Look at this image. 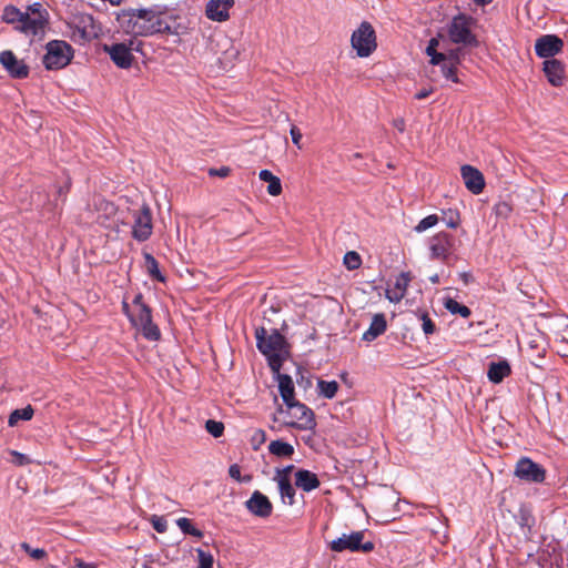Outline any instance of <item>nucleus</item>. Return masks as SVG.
<instances>
[{
  "mask_svg": "<svg viewBox=\"0 0 568 568\" xmlns=\"http://www.w3.org/2000/svg\"><path fill=\"white\" fill-rule=\"evenodd\" d=\"M145 268L149 275L160 282H164L165 277L161 274L159 263L150 253H144Z\"/></svg>",
  "mask_w": 568,
  "mask_h": 568,
  "instance_id": "nucleus-29",
  "label": "nucleus"
},
{
  "mask_svg": "<svg viewBox=\"0 0 568 568\" xmlns=\"http://www.w3.org/2000/svg\"><path fill=\"white\" fill-rule=\"evenodd\" d=\"M74 562L78 568H95V565L84 562L82 559L79 558H75Z\"/></svg>",
  "mask_w": 568,
  "mask_h": 568,
  "instance_id": "nucleus-52",
  "label": "nucleus"
},
{
  "mask_svg": "<svg viewBox=\"0 0 568 568\" xmlns=\"http://www.w3.org/2000/svg\"><path fill=\"white\" fill-rule=\"evenodd\" d=\"M245 505L253 515L261 518L270 517L273 511V505L270 499L258 490L252 494Z\"/></svg>",
  "mask_w": 568,
  "mask_h": 568,
  "instance_id": "nucleus-18",
  "label": "nucleus"
},
{
  "mask_svg": "<svg viewBox=\"0 0 568 568\" xmlns=\"http://www.w3.org/2000/svg\"><path fill=\"white\" fill-rule=\"evenodd\" d=\"M420 320L423 322V331L426 335H430L435 332L436 329V326L434 324V322L432 321V318L428 316L427 313H422L420 314Z\"/></svg>",
  "mask_w": 568,
  "mask_h": 568,
  "instance_id": "nucleus-42",
  "label": "nucleus"
},
{
  "mask_svg": "<svg viewBox=\"0 0 568 568\" xmlns=\"http://www.w3.org/2000/svg\"><path fill=\"white\" fill-rule=\"evenodd\" d=\"M343 262L347 270L354 271L359 268L362 264V258L357 252L349 251L344 255Z\"/></svg>",
  "mask_w": 568,
  "mask_h": 568,
  "instance_id": "nucleus-35",
  "label": "nucleus"
},
{
  "mask_svg": "<svg viewBox=\"0 0 568 568\" xmlns=\"http://www.w3.org/2000/svg\"><path fill=\"white\" fill-rule=\"evenodd\" d=\"M444 306L452 314H458L463 318H467L471 314L469 307L458 303L457 301H455L454 298H450V297L444 300Z\"/></svg>",
  "mask_w": 568,
  "mask_h": 568,
  "instance_id": "nucleus-28",
  "label": "nucleus"
},
{
  "mask_svg": "<svg viewBox=\"0 0 568 568\" xmlns=\"http://www.w3.org/2000/svg\"><path fill=\"white\" fill-rule=\"evenodd\" d=\"M432 283L437 284L439 282V277L437 274L430 277Z\"/></svg>",
  "mask_w": 568,
  "mask_h": 568,
  "instance_id": "nucleus-59",
  "label": "nucleus"
},
{
  "mask_svg": "<svg viewBox=\"0 0 568 568\" xmlns=\"http://www.w3.org/2000/svg\"><path fill=\"white\" fill-rule=\"evenodd\" d=\"M24 12L20 11L14 6H7L3 9L2 20L7 23L19 26L22 21Z\"/></svg>",
  "mask_w": 568,
  "mask_h": 568,
  "instance_id": "nucleus-30",
  "label": "nucleus"
},
{
  "mask_svg": "<svg viewBox=\"0 0 568 568\" xmlns=\"http://www.w3.org/2000/svg\"><path fill=\"white\" fill-rule=\"evenodd\" d=\"M454 239L446 232H439L429 241V251L432 260L447 261L452 254Z\"/></svg>",
  "mask_w": 568,
  "mask_h": 568,
  "instance_id": "nucleus-14",
  "label": "nucleus"
},
{
  "mask_svg": "<svg viewBox=\"0 0 568 568\" xmlns=\"http://www.w3.org/2000/svg\"><path fill=\"white\" fill-rule=\"evenodd\" d=\"M295 485L304 491H311L318 488L321 483L316 474L306 469H300L295 474Z\"/></svg>",
  "mask_w": 568,
  "mask_h": 568,
  "instance_id": "nucleus-21",
  "label": "nucleus"
},
{
  "mask_svg": "<svg viewBox=\"0 0 568 568\" xmlns=\"http://www.w3.org/2000/svg\"><path fill=\"white\" fill-rule=\"evenodd\" d=\"M97 221H98L101 225H105V226H106V219H105V217H103V216L99 215Z\"/></svg>",
  "mask_w": 568,
  "mask_h": 568,
  "instance_id": "nucleus-58",
  "label": "nucleus"
},
{
  "mask_svg": "<svg viewBox=\"0 0 568 568\" xmlns=\"http://www.w3.org/2000/svg\"><path fill=\"white\" fill-rule=\"evenodd\" d=\"M474 24V18L459 13L447 23L445 32L439 31L426 47L425 52L430 58V64L440 65L443 75L454 83H459L457 67L462 63L464 55L462 47L479 45L471 29Z\"/></svg>",
  "mask_w": 568,
  "mask_h": 568,
  "instance_id": "nucleus-1",
  "label": "nucleus"
},
{
  "mask_svg": "<svg viewBox=\"0 0 568 568\" xmlns=\"http://www.w3.org/2000/svg\"><path fill=\"white\" fill-rule=\"evenodd\" d=\"M258 178H260V180L268 183L267 193L270 195L278 196L282 193L283 189H282L281 180L278 176L274 175L271 171L262 170L258 173Z\"/></svg>",
  "mask_w": 568,
  "mask_h": 568,
  "instance_id": "nucleus-25",
  "label": "nucleus"
},
{
  "mask_svg": "<svg viewBox=\"0 0 568 568\" xmlns=\"http://www.w3.org/2000/svg\"><path fill=\"white\" fill-rule=\"evenodd\" d=\"M205 429L215 438L223 435L224 425L222 422L209 419L205 423Z\"/></svg>",
  "mask_w": 568,
  "mask_h": 568,
  "instance_id": "nucleus-39",
  "label": "nucleus"
},
{
  "mask_svg": "<svg viewBox=\"0 0 568 568\" xmlns=\"http://www.w3.org/2000/svg\"><path fill=\"white\" fill-rule=\"evenodd\" d=\"M132 325L139 328L142 335L150 341H158L161 336L159 327L153 324L151 310L149 306H139L138 310L133 308L130 315Z\"/></svg>",
  "mask_w": 568,
  "mask_h": 568,
  "instance_id": "nucleus-8",
  "label": "nucleus"
},
{
  "mask_svg": "<svg viewBox=\"0 0 568 568\" xmlns=\"http://www.w3.org/2000/svg\"><path fill=\"white\" fill-rule=\"evenodd\" d=\"M176 525L185 535H191L196 538L203 537V532L200 529L195 528L189 518H179L176 520Z\"/></svg>",
  "mask_w": 568,
  "mask_h": 568,
  "instance_id": "nucleus-33",
  "label": "nucleus"
},
{
  "mask_svg": "<svg viewBox=\"0 0 568 568\" xmlns=\"http://www.w3.org/2000/svg\"><path fill=\"white\" fill-rule=\"evenodd\" d=\"M10 455L13 457L12 463L17 466H24L31 464V459L17 450H10Z\"/></svg>",
  "mask_w": 568,
  "mask_h": 568,
  "instance_id": "nucleus-43",
  "label": "nucleus"
},
{
  "mask_svg": "<svg viewBox=\"0 0 568 568\" xmlns=\"http://www.w3.org/2000/svg\"><path fill=\"white\" fill-rule=\"evenodd\" d=\"M48 16L47 10H44L40 3H33L28 7L21 23L16 28L27 36L42 38L48 24Z\"/></svg>",
  "mask_w": 568,
  "mask_h": 568,
  "instance_id": "nucleus-5",
  "label": "nucleus"
},
{
  "mask_svg": "<svg viewBox=\"0 0 568 568\" xmlns=\"http://www.w3.org/2000/svg\"><path fill=\"white\" fill-rule=\"evenodd\" d=\"M387 327L385 315L379 313L375 314L372 318V323L366 332H364L362 338L366 342H373L379 335H382Z\"/></svg>",
  "mask_w": 568,
  "mask_h": 568,
  "instance_id": "nucleus-22",
  "label": "nucleus"
},
{
  "mask_svg": "<svg viewBox=\"0 0 568 568\" xmlns=\"http://www.w3.org/2000/svg\"><path fill=\"white\" fill-rule=\"evenodd\" d=\"M153 231L152 213L148 204L133 212L132 237L139 242L150 239Z\"/></svg>",
  "mask_w": 568,
  "mask_h": 568,
  "instance_id": "nucleus-10",
  "label": "nucleus"
},
{
  "mask_svg": "<svg viewBox=\"0 0 568 568\" xmlns=\"http://www.w3.org/2000/svg\"><path fill=\"white\" fill-rule=\"evenodd\" d=\"M290 133L292 136V142L301 150L302 149V144H301L302 133H301L300 129L296 125H292Z\"/></svg>",
  "mask_w": 568,
  "mask_h": 568,
  "instance_id": "nucleus-47",
  "label": "nucleus"
},
{
  "mask_svg": "<svg viewBox=\"0 0 568 568\" xmlns=\"http://www.w3.org/2000/svg\"><path fill=\"white\" fill-rule=\"evenodd\" d=\"M286 408L280 407L278 414L285 415L284 424L298 429H312L315 426L314 413L306 405L292 400L285 404Z\"/></svg>",
  "mask_w": 568,
  "mask_h": 568,
  "instance_id": "nucleus-4",
  "label": "nucleus"
},
{
  "mask_svg": "<svg viewBox=\"0 0 568 568\" xmlns=\"http://www.w3.org/2000/svg\"><path fill=\"white\" fill-rule=\"evenodd\" d=\"M20 547L34 560H43L48 556V554L44 549L32 548L28 542H21Z\"/></svg>",
  "mask_w": 568,
  "mask_h": 568,
  "instance_id": "nucleus-36",
  "label": "nucleus"
},
{
  "mask_svg": "<svg viewBox=\"0 0 568 568\" xmlns=\"http://www.w3.org/2000/svg\"><path fill=\"white\" fill-rule=\"evenodd\" d=\"M33 413V408L30 405L22 409H16L10 414L8 424L12 427L16 426L19 420H29L32 418Z\"/></svg>",
  "mask_w": 568,
  "mask_h": 568,
  "instance_id": "nucleus-31",
  "label": "nucleus"
},
{
  "mask_svg": "<svg viewBox=\"0 0 568 568\" xmlns=\"http://www.w3.org/2000/svg\"><path fill=\"white\" fill-rule=\"evenodd\" d=\"M256 435L260 436L261 442L264 440V432L263 430L256 432Z\"/></svg>",
  "mask_w": 568,
  "mask_h": 568,
  "instance_id": "nucleus-60",
  "label": "nucleus"
},
{
  "mask_svg": "<svg viewBox=\"0 0 568 568\" xmlns=\"http://www.w3.org/2000/svg\"><path fill=\"white\" fill-rule=\"evenodd\" d=\"M122 310L130 318V315H132V312L130 311V306L125 301L122 302Z\"/></svg>",
  "mask_w": 568,
  "mask_h": 568,
  "instance_id": "nucleus-56",
  "label": "nucleus"
},
{
  "mask_svg": "<svg viewBox=\"0 0 568 568\" xmlns=\"http://www.w3.org/2000/svg\"><path fill=\"white\" fill-rule=\"evenodd\" d=\"M8 316L6 313L0 312V331L4 328L7 324Z\"/></svg>",
  "mask_w": 568,
  "mask_h": 568,
  "instance_id": "nucleus-54",
  "label": "nucleus"
},
{
  "mask_svg": "<svg viewBox=\"0 0 568 568\" xmlns=\"http://www.w3.org/2000/svg\"><path fill=\"white\" fill-rule=\"evenodd\" d=\"M143 568H152V567H150V566H148V565H144V566H143Z\"/></svg>",
  "mask_w": 568,
  "mask_h": 568,
  "instance_id": "nucleus-61",
  "label": "nucleus"
},
{
  "mask_svg": "<svg viewBox=\"0 0 568 568\" xmlns=\"http://www.w3.org/2000/svg\"><path fill=\"white\" fill-rule=\"evenodd\" d=\"M494 212L496 216L507 219L513 212V205L507 201H500L495 204Z\"/></svg>",
  "mask_w": 568,
  "mask_h": 568,
  "instance_id": "nucleus-37",
  "label": "nucleus"
},
{
  "mask_svg": "<svg viewBox=\"0 0 568 568\" xmlns=\"http://www.w3.org/2000/svg\"><path fill=\"white\" fill-rule=\"evenodd\" d=\"M258 349L267 357L268 365L274 373H278L283 361L288 356L287 344L277 329L268 332L260 327L255 332Z\"/></svg>",
  "mask_w": 568,
  "mask_h": 568,
  "instance_id": "nucleus-3",
  "label": "nucleus"
},
{
  "mask_svg": "<svg viewBox=\"0 0 568 568\" xmlns=\"http://www.w3.org/2000/svg\"><path fill=\"white\" fill-rule=\"evenodd\" d=\"M133 44L134 41L131 40L129 44L114 43L111 45H104V51L110 55L116 67L121 69H129L134 60L132 50H138V48H133Z\"/></svg>",
  "mask_w": 568,
  "mask_h": 568,
  "instance_id": "nucleus-12",
  "label": "nucleus"
},
{
  "mask_svg": "<svg viewBox=\"0 0 568 568\" xmlns=\"http://www.w3.org/2000/svg\"><path fill=\"white\" fill-rule=\"evenodd\" d=\"M410 281L409 274L402 273L400 276L396 281V288L399 291V294L395 297L396 301H399L408 286V283Z\"/></svg>",
  "mask_w": 568,
  "mask_h": 568,
  "instance_id": "nucleus-41",
  "label": "nucleus"
},
{
  "mask_svg": "<svg viewBox=\"0 0 568 568\" xmlns=\"http://www.w3.org/2000/svg\"><path fill=\"white\" fill-rule=\"evenodd\" d=\"M515 476L526 481L542 483L546 478V470L537 463L524 457L516 464Z\"/></svg>",
  "mask_w": 568,
  "mask_h": 568,
  "instance_id": "nucleus-13",
  "label": "nucleus"
},
{
  "mask_svg": "<svg viewBox=\"0 0 568 568\" xmlns=\"http://www.w3.org/2000/svg\"><path fill=\"white\" fill-rule=\"evenodd\" d=\"M231 173V169L229 166H221L219 169H210L209 175L210 176H219V178H226Z\"/></svg>",
  "mask_w": 568,
  "mask_h": 568,
  "instance_id": "nucleus-46",
  "label": "nucleus"
},
{
  "mask_svg": "<svg viewBox=\"0 0 568 568\" xmlns=\"http://www.w3.org/2000/svg\"><path fill=\"white\" fill-rule=\"evenodd\" d=\"M364 532L354 531L351 535H343L342 537L333 540L329 544V548L333 551L342 552L344 550L371 552L374 549L372 541L363 542Z\"/></svg>",
  "mask_w": 568,
  "mask_h": 568,
  "instance_id": "nucleus-9",
  "label": "nucleus"
},
{
  "mask_svg": "<svg viewBox=\"0 0 568 568\" xmlns=\"http://www.w3.org/2000/svg\"><path fill=\"white\" fill-rule=\"evenodd\" d=\"M229 475L237 480V481H242V477H241V468L237 464H233L230 466L229 468ZM251 480V476H246L243 478V481H250Z\"/></svg>",
  "mask_w": 568,
  "mask_h": 568,
  "instance_id": "nucleus-44",
  "label": "nucleus"
},
{
  "mask_svg": "<svg viewBox=\"0 0 568 568\" xmlns=\"http://www.w3.org/2000/svg\"><path fill=\"white\" fill-rule=\"evenodd\" d=\"M139 306H146L144 303H143V296L142 294H138L135 295L134 300H133V308L138 310Z\"/></svg>",
  "mask_w": 568,
  "mask_h": 568,
  "instance_id": "nucleus-51",
  "label": "nucleus"
},
{
  "mask_svg": "<svg viewBox=\"0 0 568 568\" xmlns=\"http://www.w3.org/2000/svg\"><path fill=\"white\" fill-rule=\"evenodd\" d=\"M71 30V38L74 41H89L97 37L93 18L90 14H81L74 17L69 23Z\"/></svg>",
  "mask_w": 568,
  "mask_h": 568,
  "instance_id": "nucleus-11",
  "label": "nucleus"
},
{
  "mask_svg": "<svg viewBox=\"0 0 568 568\" xmlns=\"http://www.w3.org/2000/svg\"><path fill=\"white\" fill-rule=\"evenodd\" d=\"M393 125L399 131V132H404L405 131V120L403 118H398V119H395L393 121Z\"/></svg>",
  "mask_w": 568,
  "mask_h": 568,
  "instance_id": "nucleus-50",
  "label": "nucleus"
},
{
  "mask_svg": "<svg viewBox=\"0 0 568 568\" xmlns=\"http://www.w3.org/2000/svg\"><path fill=\"white\" fill-rule=\"evenodd\" d=\"M351 43L359 58L369 57L377 48L376 33L373 26L367 21H363L354 30Z\"/></svg>",
  "mask_w": 568,
  "mask_h": 568,
  "instance_id": "nucleus-7",
  "label": "nucleus"
},
{
  "mask_svg": "<svg viewBox=\"0 0 568 568\" xmlns=\"http://www.w3.org/2000/svg\"><path fill=\"white\" fill-rule=\"evenodd\" d=\"M101 206L104 207V211L108 212L109 214H112L115 212V207L112 203H109V202H101L100 203Z\"/></svg>",
  "mask_w": 568,
  "mask_h": 568,
  "instance_id": "nucleus-53",
  "label": "nucleus"
},
{
  "mask_svg": "<svg viewBox=\"0 0 568 568\" xmlns=\"http://www.w3.org/2000/svg\"><path fill=\"white\" fill-rule=\"evenodd\" d=\"M197 558H199V567L197 568H213V556L210 552H205L202 549H196Z\"/></svg>",
  "mask_w": 568,
  "mask_h": 568,
  "instance_id": "nucleus-40",
  "label": "nucleus"
},
{
  "mask_svg": "<svg viewBox=\"0 0 568 568\" xmlns=\"http://www.w3.org/2000/svg\"><path fill=\"white\" fill-rule=\"evenodd\" d=\"M274 479L276 480V483L278 485V490H280L283 503L292 506L295 503V500H294L295 490L291 484L290 478L280 477V478H274Z\"/></svg>",
  "mask_w": 568,
  "mask_h": 568,
  "instance_id": "nucleus-26",
  "label": "nucleus"
},
{
  "mask_svg": "<svg viewBox=\"0 0 568 568\" xmlns=\"http://www.w3.org/2000/svg\"><path fill=\"white\" fill-rule=\"evenodd\" d=\"M439 221V217L436 214L428 215L424 217L416 226L415 231L422 233L433 226H435Z\"/></svg>",
  "mask_w": 568,
  "mask_h": 568,
  "instance_id": "nucleus-38",
  "label": "nucleus"
},
{
  "mask_svg": "<svg viewBox=\"0 0 568 568\" xmlns=\"http://www.w3.org/2000/svg\"><path fill=\"white\" fill-rule=\"evenodd\" d=\"M490 2H493V0H474V3L480 7L489 4Z\"/></svg>",
  "mask_w": 568,
  "mask_h": 568,
  "instance_id": "nucleus-57",
  "label": "nucleus"
},
{
  "mask_svg": "<svg viewBox=\"0 0 568 568\" xmlns=\"http://www.w3.org/2000/svg\"><path fill=\"white\" fill-rule=\"evenodd\" d=\"M0 64L13 79H26L30 69L23 60H19L11 50H4L0 53Z\"/></svg>",
  "mask_w": 568,
  "mask_h": 568,
  "instance_id": "nucleus-16",
  "label": "nucleus"
},
{
  "mask_svg": "<svg viewBox=\"0 0 568 568\" xmlns=\"http://www.w3.org/2000/svg\"><path fill=\"white\" fill-rule=\"evenodd\" d=\"M460 174L465 186L473 194H480L485 189V178L483 173L473 165L465 164L460 168Z\"/></svg>",
  "mask_w": 568,
  "mask_h": 568,
  "instance_id": "nucleus-17",
  "label": "nucleus"
},
{
  "mask_svg": "<svg viewBox=\"0 0 568 568\" xmlns=\"http://www.w3.org/2000/svg\"><path fill=\"white\" fill-rule=\"evenodd\" d=\"M510 365L507 361L493 362L489 364L487 376L490 382L498 384L510 374Z\"/></svg>",
  "mask_w": 568,
  "mask_h": 568,
  "instance_id": "nucleus-23",
  "label": "nucleus"
},
{
  "mask_svg": "<svg viewBox=\"0 0 568 568\" xmlns=\"http://www.w3.org/2000/svg\"><path fill=\"white\" fill-rule=\"evenodd\" d=\"M275 374L277 375L278 389L283 402L286 404L288 402L295 400L292 378L286 374H281L280 372Z\"/></svg>",
  "mask_w": 568,
  "mask_h": 568,
  "instance_id": "nucleus-24",
  "label": "nucleus"
},
{
  "mask_svg": "<svg viewBox=\"0 0 568 568\" xmlns=\"http://www.w3.org/2000/svg\"><path fill=\"white\" fill-rule=\"evenodd\" d=\"M542 71L552 87H561L566 79L565 64L557 59H547L542 63Z\"/></svg>",
  "mask_w": 568,
  "mask_h": 568,
  "instance_id": "nucleus-20",
  "label": "nucleus"
},
{
  "mask_svg": "<svg viewBox=\"0 0 568 568\" xmlns=\"http://www.w3.org/2000/svg\"><path fill=\"white\" fill-rule=\"evenodd\" d=\"M432 92H433V88L423 89L415 94V99L423 100V99L427 98Z\"/></svg>",
  "mask_w": 568,
  "mask_h": 568,
  "instance_id": "nucleus-49",
  "label": "nucleus"
},
{
  "mask_svg": "<svg viewBox=\"0 0 568 568\" xmlns=\"http://www.w3.org/2000/svg\"><path fill=\"white\" fill-rule=\"evenodd\" d=\"M459 276L465 284H468L471 281V275L469 273L464 272L460 273Z\"/></svg>",
  "mask_w": 568,
  "mask_h": 568,
  "instance_id": "nucleus-55",
  "label": "nucleus"
},
{
  "mask_svg": "<svg viewBox=\"0 0 568 568\" xmlns=\"http://www.w3.org/2000/svg\"><path fill=\"white\" fill-rule=\"evenodd\" d=\"M564 49V41L556 34H545L539 37L535 43L536 54L540 58L555 59Z\"/></svg>",
  "mask_w": 568,
  "mask_h": 568,
  "instance_id": "nucleus-15",
  "label": "nucleus"
},
{
  "mask_svg": "<svg viewBox=\"0 0 568 568\" xmlns=\"http://www.w3.org/2000/svg\"><path fill=\"white\" fill-rule=\"evenodd\" d=\"M234 3V0H210L205 7V14L212 21L224 22L229 20V11Z\"/></svg>",
  "mask_w": 568,
  "mask_h": 568,
  "instance_id": "nucleus-19",
  "label": "nucleus"
},
{
  "mask_svg": "<svg viewBox=\"0 0 568 568\" xmlns=\"http://www.w3.org/2000/svg\"><path fill=\"white\" fill-rule=\"evenodd\" d=\"M318 388H320V393L324 397L333 398L338 390V384L335 381H332V382L318 381Z\"/></svg>",
  "mask_w": 568,
  "mask_h": 568,
  "instance_id": "nucleus-34",
  "label": "nucleus"
},
{
  "mask_svg": "<svg viewBox=\"0 0 568 568\" xmlns=\"http://www.w3.org/2000/svg\"><path fill=\"white\" fill-rule=\"evenodd\" d=\"M151 524L158 532H164L166 530V520L160 516H152Z\"/></svg>",
  "mask_w": 568,
  "mask_h": 568,
  "instance_id": "nucleus-45",
  "label": "nucleus"
},
{
  "mask_svg": "<svg viewBox=\"0 0 568 568\" xmlns=\"http://www.w3.org/2000/svg\"><path fill=\"white\" fill-rule=\"evenodd\" d=\"M294 469L293 465L286 466L283 469H277L275 478L286 477L290 478L291 471Z\"/></svg>",
  "mask_w": 568,
  "mask_h": 568,
  "instance_id": "nucleus-48",
  "label": "nucleus"
},
{
  "mask_svg": "<svg viewBox=\"0 0 568 568\" xmlns=\"http://www.w3.org/2000/svg\"><path fill=\"white\" fill-rule=\"evenodd\" d=\"M163 11L158 8L135 9L123 17H128V32L135 36H151L154 33H173L171 26L162 18Z\"/></svg>",
  "mask_w": 568,
  "mask_h": 568,
  "instance_id": "nucleus-2",
  "label": "nucleus"
},
{
  "mask_svg": "<svg viewBox=\"0 0 568 568\" xmlns=\"http://www.w3.org/2000/svg\"><path fill=\"white\" fill-rule=\"evenodd\" d=\"M45 48L43 64L47 70H60L67 67L73 58V50L65 41L53 40L47 43Z\"/></svg>",
  "mask_w": 568,
  "mask_h": 568,
  "instance_id": "nucleus-6",
  "label": "nucleus"
},
{
  "mask_svg": "<svg viewBox=\"0 0 568 568\" xmlns=\"http://www.w3.org/2000/svg\"><path fill=\"white\" fill-rule=\"evenodd\" d=\"M268 450L271 454L277 457H290L294 453L293 446L282 440L271 442L268 445Z\"/></svg>",
  "mask_w": 568,
  "mask_h": 568,
  "instance_id": "nucleus-27",
  "label": "nucleus"
},
{
  "mask_svg": "<svg viewBox=\"0 0 568 568\" xmlns=\"http://www.w3.org/2000/svg\"><path fill=\"white\" fill-rule=\"evenodd\" d=\"M442 221L450 229H457L460 225V214L457 210L448 209L443 211Z\"/></svg>",
  "mask_w": 568,
  "mask_h": 568,
  "instance_id": "nucleus-32",
  "label": "nucleus"
}]
</instances>
